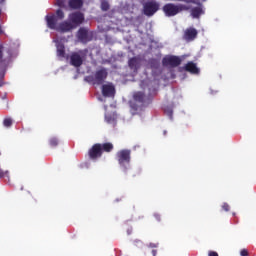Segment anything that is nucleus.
I'll list each match as a JSON object with an SVG mask.
<instances>
[{
    "mask_svg": "<svg viewBox=\"0 0 256 256\" xmlns=\"http://www.w3.org/2000/svg\"><path fill=\"white\" fill-rule=\"evenodd\" d=\"M151 101L143 92L138 91L133 94V99L129 102L132 115H139Z\"/></svg>",
    "mask_w": 256,
    "mask_h": 256,
    "instance_id": "obj_1",
    "label": "nucleus"
},
{
    "mask_svg": "<svg viewBox=\"0 0 256 256\" xmlns=\"http://www.w3.org/2000/svg\"><path fill=\"white\" fill-rule=\"evenodd\" d=\"M113 149H115V146L111 142L96 143L88 150V157L92 161H97V159L103 157V153H111Z\"/></svg>",
    "mask_w": 256,
    "mask_h": 256,
    "instance_id": "obj_2",
    "label": "nucleus"
},
{
    "mask_svg": "<svg viewBox=\"0 0 256 256\" xmlns=\"http://www.w3.org/2000/svg\"><path fill=\"white\" fill-rule=\"evenodd\" d=\"M116 160L124 173L129 171L131 165V150L122 149L116 153Z\"/></svg>",
    "mask_w": 256,
    "mask_h": 256,
    "instance_id": "obj_3",
    "label": "nucleus"
},
{
    "mask_svg": "<svg viewBox=\"0 0 256 256\" xmlns=\"http://www.w3.org/2000/svg\"><path fill=\"white\" fill-rule=\"evenodd\" d=\"M191 7L185 4H173L167 3L162 7V11L166 17H175V15H179L181 11H189Z\"/></svg>",
    "mask_w": 256,
    "mask_h": 256,
    "instance_id": "obj_4",
    "label": "nucleus"
},
{
    "mask_svg": "<svg viewBox=\"0 0 256 256\" xmlns=\"http://www.w3.org/2000/svg\"><path fill=\"white\" fill-rule=\"evenodd\" d=\"M108 75L109 73L107 72V69L102 68L96 71L93 76H88L87 82L92 83V85H103Z\"/></svg>",
    "mask_w": 256,
    "mask_h": 256,
    "instance_id": "obj_5",
    "label": "nucleus"
},
{
    "mask_svg": "<svg viewBox=\"0 0 256 256\" xmlns=\"http://www.w3.org/2000/svg\"><path fill=\"white\" fill-rule=\"evenodd\" d=\"M160 4L157 0H148L143 5V14L146 17H153L157 11H159Z\"/></svg>",
    "mask_w": 256,
    "mask_h": 256,
    "instance_id": "obj_6",
    "label": "nucleus"
},
{
    "mask_svg": "<svg viewBox=\"0 0 256 256\" xmlns=\"http://www.w3.org/2000/svg\"><path fill=\"white\" fill-rule=\"evenodd\" d=\"M65 19V12L63 10L58 9L56 11V15L46 16V23L49 29H56L57 21H63Z\"/></svg>",
    "mask_w": 256,
    "mask_h": 256,
    "instance_id": "obj_7",
    "label": "nucleus"
},
{
    "mask_svg": "<svg viewBox=\"0 0 256 256\" xmlns=\"http://www.w3.org/2000/svg\"><path fill=\"white\" fill-rule=\"evenodd\" d=\"M86 55L87 51L85 50L72 52L70 55V65H72V67H81V65H83V61H85Z\"/></svg>",
    "mask_w": 256,
    "mask_h": 256,
    "instance_id": "obj_8",
    "label": "nucleus"
},
{
    "mask_svg": "<svg viewBox=\"0 0 256 256\" xmlns=\"http://www.w3.org/2000/svg\"><path fill=\"white\" fill-rule=\"evenodd\" d=\"M164 67H179L181 65V58L179 56H166L162 59Z\"/></svg>",
    "mask_w": 256,
    "mask_h": 256,
    "instance_id": "obj_9",
    "label": "nucleus"
},
{
    "mask_svg": "<svg viewBox=\"0 0 256 256\" xmlns=\"http://www.w3.org/2000/svg\"><path fill=\"white\" fill-rule=\"evenodd\" d=\"M77 37L81 43H89V41H93V35L89 33L87 28H80Z\"/></svg>",
    "mask_w": 256,
    "mask_h": 256,
    "instance_id": "obj_10",
    "label": "nucleus"
},
{
    "mask_svg": "<svg viewBox=\"0 0 256 256\" xmlns=\"http://www.w3.org/2000/svg\"><path fill=\"white\" fill-rule=\"evenodd\" d=\"M197 35H199V32L197 31V29L190 27L184 31L183 39L184 41H188V42L195 41V39H197Z\"/></svg>",
    "mask_w": 256,
    "mask_h": 256,
    "instance_id": "obj_11",
    "label": "nucleus"
},
{
    "mask_svg": "<svg viewBox=\"0 0 256 256\" xmlns=\"http://www.w3.org/2000/svg\"><path fill=\"white\" fill-rule=\"evenodd\" d=\"M69 19L71 23L75 25V27H78V25H81V23L85 21V16L81 12H74L69 15Z\"/></svg>",
    "mask_w": 256,
    "mask_h": 256,
    "instance_id": "obj_12",
    "label": "nucleus"
},
{
    "mask_svg": "<svg viewBox=\"0 0 256 256\" xmlns=\"http://www.w3.org/2000/svg\"><path fill=\"white\" fill-rule=\"evenodd\" d=\"M75 28L71 22H61L56 28H54L56 31H59L60 33H69V31H72Z\"/></svg>",
    "mask_w": 256,
    "mask_h": 256,
    "instance_id": "obj_13",
    "label": "nucleus"
},
{
    "mask_svg": "<svg viewBox=\"0 0 256 256\" xmlns=\"http://www.w3.org/2000/svg\"><path fill=\"white\" fill-rule=\"evenodd\" d=\"M184 71L191 73V75H199L201 70L197 67L196 63L190 61L184 66Z\"/></svg>",
    "mask_w": 256,
    "mask_h": 256,
    "instance_id": "obj_14",
    "label": "nucleus"
},
{
    "mask_svg": "<svg viewBox=\"0 0 256 256\" xmlns=\"http://www.w3.org/2000/svg\"><path fill=\"white\" fill-rule=\"evenodd\" d=\"M102 95L103 97H114L115 96V86L111 84L102 85Z\"/></svg>",
    "mask_w": 256,
    "mask_h": 256,
    "instance_id": "obj_15",
    "label": "nucleus"
},
{
    "mask_svg": "<svg viewBox=\"0 0 256 256\" xmlns=\"http://www.w3.org/2000/svg\"><path fill=\"white\" fill-rule=\"evenodd\" d=\"M141 65V62L137 57H133L128 61V66L132 71H139V67Z\"/></svg>",
    "mask_w": 256,
    "mask_h": 256,
    "instance_id": "obj_16",
    "label": "nucleus"
},
{
    "mask_svg": "<svg viewBox=\"0 0 256 256\" xmlns=\"http://www.w3.org/2000/svg\"><path fill=\"white\" fill-rule=\"evenodd\" d=\"M68 6L70 9H81L83 7V0H69L68 1Z\"/></svg>",
    "mask_w": 256,
    "mask_h": 256,
    "instance_id": "obj_17",
    "label": "nucleus"
},
{
    "mask_svg": "<svg viewBox=\"0 0 256 256\" xmlns=\"http://www.w3.org/2000/svg\"><path fill=\"white\" fill-rule=\"evenodd\" d=\"M56 49H57V57H60L61 59L65 58V44L61 42H57Z\"/></svg>",
    "mask_w": 256,
    "mask_h": 256,
    "instance_id": "obj_18",
    "label": "nucleus"
},
{
    "mask_svg": "<svg viewBox=\"0 0 256 256\" xmlns=\"http://www.w3.org/2000/svg\"><path fill=\"white\" fill-rule=\"evenodd\" d=\"M205 12L202 7H194L191 9V15L193 19H199Z\"/></svg>",
    "mask_w": 256,
    "mask_h": 256,
    "instance_id": "obj_19",
    "label": "nucleus"
},
{
    "mask_svg": "<svg viewBox=\"0 0 256 256\" xmlns=\"http://www.w3.org/2000/svg\"><path fill=\"white\" fill-rule=\"evenodd\" d=\"M49 145L51 147H57V145H59V138H57V137L50 138Z\"/></svg>",
    "mask_w": 256,
    "mask_h": 256,
    "instance_id": "obj_20",
    "label": "nucleus"
},
{
    "mask_svg": "<svg viewBox=\"0 0 256 256\" xmlns=\"http://www.w3.org/2000/svg\"><path fill=\"white\" fill-rule=\"evenodd\" d=\"M3 125H4V127H7V128L11 127V125H13V119H11L9 117L5 118L3 120Z\"/></svg>",
    "mask_w": 256,
    "mask_h": 256,
    "instance_id": "obj_21",
    "label": "nucleus"
},
{
    "mask_svg": "<svg viewBox=\"0 0 256 256\" xmlns=\"http://www.w3.org/2000/svg\"><path fill=\"white\" fill-rule=\"evenodd\" d=\"M101 9H102V11H109V2L102 0Z\"/></svg>",
    "mask_w": 256,
    "mask_h": 256,
    "instance_id": "obj_22",
    "label": "nucleus"
},
{
    "mask_svg": "<svg viewBox=\"0 0 256 256\" xmlns=\"http://www.w3.org/2000/svg\"><path fill=\"white\" fill-rule=\"evenodd\" d=\"M65 3H67V0H57L58 7H61L62 9H65V7H67Z\"/></svg>",
    "mask_w": 256,
    "mask_h": 256,
    "instance_id": "obj_23",
    "label": "nucleus"
},
{
    "mask_svg": "<svg viewBox=\"0 0 256 256\" xmlns=\"http://www.w3.org/2000/svg\"><path fill=\"white\" fill-rule=\"evenodd\" d=\"M105 120L107 123H113L115 121V118H113L111 115H106Z\"/></svg>",
    "mask_w": 256,
    "mask_h": 256,
    "instance_id": "obj_24",
    "label": "nucleus"
},
{
    "mask_svg": "<svg viewBox=\"0 0 256 256\" xmlns=\"http://www.w3.org/2000/svg\"><path fill=\"white\" fill-rule=\"evenodd\" d=\"M145 256H157V250L152 249L150 252H146Z\"/></svg>",
    "mask_w": 256,
    "mask_h": 256,
    "instance_id": "obj_25",
    "label": "nucleus"
},
{
    "mask_svg": "<svg viewBox=\"0 0 256 256\" xmlns=\"http://www.w3.org/2000/svg\"><path fill=\"white\" fill-rule=\"evenodd\" d=\"M176 1H181L183 3H193L194 5H199V3H197V0H176Z\"/></svg>",
    "mask_w": 256,
    "mask_h": 256,
    "instance_id": "obj_26",
    "label": "nucleus"
},
{
    "mask_svg": "<svg viewBox=\"0 0 256 256\" xmlns=\"http://www.w3.org/2000/svg\"><path fill=\"white\" fill-rule=\"evenodd\" d=\"M3 57V45L0 44V63H3L5 61Z\"/></svg>",
    "mask_w": 256,
    "mask_h": 256,
    "instance_id": "obj_27",
    "label": "nucleus"
},
{
    "mask_svg": "<svg viewBox=\"0 0 256 256\" xmlns=\"http://www.w3.org/2000/svg\"><path fill=\"white\" fill-rule=\"evenodd\" d=\"M240 255H241V256H249V251H248L247 249H242V250L240 251Z\"/></svg>",
    "mask_w": 256,
    "mask_h": 256,
    "instance_id": "obj_28",
    "label": "nucleus"
},
{
    "mask_svg": "<svg viewBox=\"0 0 256 256\" xmlns=\"http://www.w3.org/2000/svg\"><path fill=\"white\" fill-rule=\"evenodd\" d=\"M222 209H223V211H229V209H230L229 204L228 203H223Z\"/></svg>",
    "mask_w": 256,
    "mask_h": 256,
    "instance_id": "obj_29",
    "label": "nucleus"
},
{
    "mask_svg": "<svg viewBox=\"0 0 256 256\" xmlns=\"http://www.w3.org/2000/svg\"><path fill=\"white\" fill-rule=\"evenodd\" d=\"M148 247H150L151 249H157V247H159V244H157V243H150L148 245Z\"/></svg>",
    "mask_w": 256,
    "mask_h": 256,
    "instance_id": "obj_30",
    "label": "nucleus"
},
{
    "mask_svg": "<svg viewBox=\"0 0 256 256\" xmlns=\"http://www.w3.org/2000/svg\"><path fill=\"white\" fill-rule=\"evenodd\" d=\"M154 218H155L158 222H160V221H161V214L155 213V214H154Z\"/></svg>",
    "mask_w": 256,
    "mask_h": 256,
    "instance_id": "obj_31",
    "label": "nucleus"
},
{
    "mask_svg": "<svg viewBox=\"0 0 256 256\" xmlns=\"http://www.w3.org/2000/svg\"><path fill=\"white\" fill-rule=\"evenodd\" d=\"M208 256H219V254L215 251H209Z\"/></svg>",
    "mask_w": 256,
    "mask_h": 256,
    "instance_id": "obj_32",
    "label": "nucleus"
},
{
    "mask_svg": "<svg viewBox=\"0 0 256 256\" xmlns=\"http://www.w3.org/2000/svg\"><path fill=\"white\" fill-rule=\"evenodd\" d=\"M131 233H133V228H129V229L127 230V234H128V235H131Z\"/></svg>",
    "mask_w": 256,
    "mask_h": 256,
    "instance_id": "obj_33",
    "label": "nucleus"
},
{
    "mask_svg": "<svg viewBox=\"0 0 256 256\" xmlns=\"http://www.w3.org/2000/svg\"><path fill=\"white\" fill-rule=\"evenodd\" d=\"M5 3V0H0V5H3Z\"/></svg>",
    "mask_w": 256,
    "mask_h": 256,
    "instance_id": "obj_34",
    "label": "nucleus"
},
{
    "mask_svg": "<svg viewBox=\"0 0 256 256\" xmlns=\"http://www.w3.org/2000/svg\"><path fill=\"white\" fill-rule=\"evenodd\" d=\"M2 33H3V30H2L1 27H0V35H2Z\"/></svg>",
    "mask_w": 256,
    "mask_h": 256,
    "instance_id": "obj_35",
    "label": "nucleus"
},
{
    "mask_svg": "<svg viewBox=\"0 0 256 256\" xmlns=\"http://www.w3.org/2000/svg\"><path fill=\"white\" fill-rule=\"evenodd\" d=\"M163 135H167V132H166V130H164V131H163Z\"/></svg>",
    "mask_w": 256,
    "mask_h": 256,
    "instance_id": "obj_36",
    "label": "nucleus"
},
{
    "mask_svg": "<svg viewBox=\"0 0 256 256\" xmlns=\"http://www.w3.org/2000/svg\"><path fill=\"white\" fill-rule=\"evenodd\" d=\"M1 13H2V10H1V8H0V15H1Z\"/></svg>",
    "mask_w": 256,
    "mask_h": 256,
    "instance_id": "obj_37",
    "label": "nucleus"
},
{
    "mask_svg": "<svg viewBox=\"0 0 256 256\" xmlns=\"http://www.w3.org/2000/svg\"><path fill=\"white\" fill-rule=\"evenodd\" d=\"M21 191H23V187H21Z\"/></svg>",
    "mask_w": 256,
    "mask_h": 256,
    "instance_id": "obj_38",
    "label": "nucleus"
}]
</instances>
